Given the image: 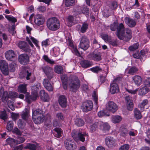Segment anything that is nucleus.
<instances>
[{
  "label": "nucleus",
  "instance_id": "obj_1",
  "mask_svg": "<svg viewBox=\"0 0 150 150\" xmlns=\"http://www.w3.org/2000/svg\"><path fill=\"white\" fill-rule=\"evenodd\" d=\"M125 28L124 24L121 23L117 24V31L116 35L118 38L121 40L125 41H129L132 37V32L131 29L126 28L125 32Z\"/></svg>",
  "mask_w": 150,
  "mask_h": 150
},
{
  "label": "nucleus",
  "instance_id": "obj_2",
  "mask_svg": "<svg viewBox=\"0 0 150 150\" xmlns=\"http://www.w3.org/2000/svg\"><path fill=\"white\" fill-rule=\"evenodd\" d=\"M40 88V85L39 84L32 86L31 95L30 96L26 95L25 96L26 101L28 103H30L32 101L35 100L36 99L38 96V91Z\"/></svg>",
  "mask_w": 150,
  "mask_h": 150
},
{
  "label": "nucleus",
  "instance_id": "obj_3",
  "mask_svg": "<svg viewBox=\"0 0 150 150\" xmlns=\"http://www.w3.org/2000/svg\"><path fill=\"white\" fill-rule=\"evenodd\" d=\"M47 25L49 30L52 31H55L60 28L59 21L55 17L50 18L47 20Z\"/></svg>",
  "mask_w": 150,
  "mask_h": 150
},
{
  "label": "nucleus",
  "instance_id": "obj_4",
  "mask_svg": "<svg viewBox=\"0 0 150 150\" xmlns=\"http://www.w3.org/2000/svg\"><path fill=\"white\" fill-rule=\"evenodd\" d=\"M80 81L78 78L75 76L72 78L70 81L69 86L71 90L75 92L80 87Z\"/></svg>",
  "mask_w": 150,
  "mask_h": 150
},
{
  "label": "nucleus",
  "instance_id": "obj_5",
  "mask_svg": "<svg viewBox=\"0 0 150 150\" xmlns=\"http://www.w3.org/2000/svg\"><path fill=\"white\" fill-rule=\"evenodd\" d=\"M89 40L86 36H82L81 38L79 47L86 50L89 47Z\"/></svg>",
  "mask_w": 150,
  "mask_h": 150
},
{
  "label": "nucleus",
  "instance_id": "obj_6",
  "mask_svg": "<svg viewBox=\"0 0 150 150\" xmlns=\"http://www.w3.org/2000/svg\"><path fill=\"white\" fill-rule=\"evenodd\" d=\"M93 108L92 102L91 100H88L83 103L81 109L83 112H88L91 111Z\"/></svg>",
  "mask_w": 150,
  "mask_h": 150
},
{
  "label": "nucleus",
  "instance_id": "obj_7",
  "mask_svg": "<svg viewBox=\"0 0 150 150\" xmlns=\"http://www.w3.org/2000/svg\"><path fill=\"white\" fill-rule=\"evenodd\" d=\"M42 69L49 80H50L53 78L54 72L51 67L48 66H46L42 67Z\"/></svg>",
  "mask_w": 150,
  "mask_h": 150
},
{
  "label": "nucleus",
  "instance_id": "obj_8",
  "mask_svg": "<svg viewBox=\"0 0 150 150\" xmlns=\"http://www.w3.org/2000/svg\"><path fill=\"white\" fill-rule=\"evenodd\" d=\"M66 148L68 150H76L77 146L73 141L67 139L64 141Z\"/></svg>",
  "mask_w": 150,
  "mask_h": 150
},
{
  "label": "nucleus",
  "instance_id": "obj_9",
  "mask_svg": "<svg viewBox=\"0 0 150 150\" xmlns=\"http://www.w3.org/2000/svg\"><path fill=\"white\" fill-rule=\"evenodd\" d=\"M0 69L4 74L5 75H8V64L5 60H0Z\"/></svg>",
  "mask_w": 150,
  "mask_h": 150
},
{
  "label": "nucleus",
  "instance_id": "obj_10",
  "mask_svg": "<svg viewBox=\"0 0 150 150\" xmlns=\"http://www.w3.org/2000/svg\"><path fill=\"white\" fill-rule=\"evenodd\" d=\"M105 144L109 148H111L116 144V140L113 137L110 136L107 137L105 139Z\"/></svg>",
  "mask_w": 150,
  "mask_h": 150
},
{
  "label": "nucleus",
  "instance_id": "obj_11",
  "mask_svg": "<svg viewBox=\"0 0 150 150\" xmlns=\"http://www.w3.org/2000/svg\"><path fill=\"white\" fill-rule=\"evenodd\" d=\"M101 55L100 52H93L88 55V58L96 61H99L101 59Z\"/></svg>",
  "mask_w": 150,
  "mask_h": 150
},
{
  "label": "nucleus",
  "instance_id": "obj_12",
  "mask_svg": "<svg viewBox=\"0 0 150 150\" xmlns=\"http://www.w3.org/2000/svg\"><path fill=\"white\" fill-rule=\"evenodd\" d=\"M18 46L24 52L30 53L31 50L27 43L25 41H21L18 43Z\"/></svg>",
  "mask_w": 150,
  "mask_h": 150
},
{
  "label": "nucleus",
  "instance_id": "obj_13",
  "mask_svg": "<svg viewBox=\"0 0 150 150\" xmlns=\"http://www.w3.org/2000/svg\"><path fill=\"white\" fill-rule=\"evenodd\" d=\"M106 108L108 111L115 112L118 109L117 105L113 101H109L107 104Z\"/></svg>",
  "mask_w": 150,
  "mask_h": 150
},
{
  "label": "nucleus",
  "instance_id": "obj_14",
  "mask_svg": "<svg viewBox=\"0 0 150 150\" xmlns=\"http://www.w3.org/2000/svg\"><path fill=\"white\" fill-rule=\"evenodd\" d=\"M5 55L6 59L8 61H14L16 58L15 54L14 51L11 50L6 51Z\"/></svg>",
  "mask_w": 150,
  "mask_h": 150
},
{
  "label": "nucleus",
  "instance_id": "obj_15",
  "mask_svg": "<svg viewBox=\"0 0 150 150\" xmlns=\"http://www.w3.org/2000/svg\"><path fill=\"white\" fill-rule=\"evenodd\" d=\"M18 59L20 63L23 65L27 64L29 62V57L27 54H21L19 55Z\"/></svg>",
  "mask_w": 150,
  "mask_h": 150
},
{
  "label": "nucleus",
  "instance_id": "obj_16",
  "mask_svg": "<svg viewBox=\"0 0 150 150\" xmlns=\"http://www.w3.org/2000/svg\"><path fill=\"white\" fill-rule=\"evenodd\" d=\"M34 20L35 23L39 26L41 25L44 23L45 19L42 15L37 14L34 17Z\"/></svg>",
  "mask_w": 150,
  "mask_h": 150
},
{
  "label": "nucleus",
  "instance_id": "obj_17",
  "mask_svg": "<svg viewBox=\"0 0 150 150\" xmlns=\"http://www.w3.org/2000/svg\"><path fill=\"white\" fill-rule=\"evenodd\" d=\"M119 88L118 84L115 81L111 83L110 86V91L112 94H114L119 91Z\"/></svg>",
  "mask_w": 150,
  "mask_h": 150
},
{
  "label": "nucleus",
  "instance_id": "obj_18",
  "mask_svg": "<svg viewBox=\"0 0 150 150\" xmlns=\"http://www.w3.org/2000/svg\"><path fill=\"white\" fill-rule=\"evenodd\" d=\"M125 23L130 27L133 28L136 25L137 23L134 19L126 17L124 19Z\"/></svg>",
  "mask_w": 150,
  "mask_h": 150
},
{
  "label": "nucleus",
  "instance_id": "obj_19",
  "mask_svg": "<svg viewBox=\"0 0 150 150\" xmlns=\"http://www.w3.org/2000/svg\"><path fill=\"white\" fill-rule=\"evenodd\" d=\"M52 133L55 137L60 138L61 137L63 134V131L60 127H55L53 130Z\"/></svg>",
  "mask_w": 150,
  "mask_h": 150
},
{
  "label": "nucleus",
  "instance_id": "obj_20",
  "mask_svg": "<svg viewBox=\"0 0 150 150\" xmlns=\"http://www.w3.org/2000/svg\"><path fill=\"white\" fill-rule=\"evenodd\" d=\"M35 117L32 116V119L35 123L39 124L43 122L45 119L44 115H41Z\"/></svg>",
  "mask_w": 150,
  "mask_h": 150
},
{
  "label": "nucleus",
  "instance_id": "obj_21",
  "mask_svg": "<svg viewBox=\"0 0 150 150\" xmlns=\"http://www.w3.org/2000/svg\"><path fill=\"white\" fill-rule=\"evenodd\" d=\"M30 40H32V42L35 44V45L37 47H39L38 45V41L34 37L32 36H30V38L28 37H27L26 38V41H27L28 42L29 44L32 47H34V45L31 41Z\"/></svg>",
  "mask_w": 150,
  "mask_h": 150
},
{
  "label": "nucleus",
  "instance_id": "obj_22",
  "mask_svg": "<svg viewBox=\"0 0 150 150\" xmlns=\"http://www.w3.org/2000/svg\"><path fill=\"white\" fill-rule=\"evenodd\" d=\"M1 96L2 101L4 103L6 102L9 98L8 92L6 91H3L1 90H0V97Z\"/></svg>",
  "mask_w": 150,
  "mask_h": 150
},
{
  "label": "nucleus",
  "instance_id": "obj_23",
  "mask_svg": "<svg viewBox=\"0 0 150 150\" xmlns=\"http://www.w3.org/2000/svg\"><path fill=\"white\" fill-rule=\"evenodd\" d=\"M43 84L45 88L49 91L53 90V87L50 83L48 80L47 79H44Z\"/></svg>",
  "mask_w": 150,
  "mask_h": 150
},
{
  "label": "nucleus",
  "instance_id": "obj_24",
  "mask_svg": "<svg viewBox=\"0 0 150 150\" xmlns=\"http://www.w3.org/2000/svg\"><path fill=\"white\" fill-rule=\"evenodd\" d=\"M59 102L62 107L64 108L67 106V98L65 96L62 95L60 96L59 99Z\"/></svg>",
  "mask_w": 150,
  "mask_h": 150
},
{
  "label": "nucleus",
  "instance_id": "obj_25",
  "mask_svg": "<svg viewBox=\"0 0 150 150\" xmlns=\"http://www.w3.org/2000/svg\"><path fill=\"white\" fill-rule=\"evenodd\" d=\"M21 116L23 120L27 121L28 120L30 116L29 110L28 109L25 108L24 111L22 112Z\"/></svg>",
  "mask_w": 150,
  "mask_h": 150
},
{
  "label": "nucleus",
  "instance_id": "obj_26",
  "mask_svg": "<svg viewBox=\"0 0 150 150\" xmlns=\"http://www.w3.org/2000/svg\"><path fill=\"white\" fill-rule=\"evenodd\" d=\"M88 134L86 132H80L78 133V140L79 139L81 141L83 142L85 140V137H88Z\"/></svg>",
  "mask_w": 150,
  "mask_h": 150
},
{
  "label": "nucleus",
  "instance_id": "obj_27",
  "mask_svg": "<svg viewBox=\"0 0 150 150\" xmlns=\"http://www.w3.org/2000/svg\"><path fill=\"white\" fill-rule=\"evenodd\" d=\"M119 133L121 136L125 137L128 136L129 130L126 128L121 127L119 130Z\"/></svg>",
  "mask_w": 150,
  "mask_h": 150
},
{
  "label": "nucleus",
  "instance_id": "obj_28",
  "mask_svg": "<svg viewBox=\"0 0 150 150\" xmlns=\"http://www.w3.org/2000/svg\"><path fill=\"white\" fill-rule=\"evenodd\" d=\"M111 121L115 124L120 123L122 120V118L121 116L119 115H112L111 117Z\"/></svg>",
  "mask_w": 150,
  "mask_h": 150
},
{
  "label": "nucleus",
  "instance_id": "obj_29",
  "mask_svg": "<svg viewBox=\"0 0 150 150\" xmlns=\"http://www.w3.org/2000/svg\"><path fill=\"white\" fill-rule=\"evenodd\" d=\"M40 96L41 99L45 101H48L49 100V97L48 94L46 93L44 90L40 91Z\"/></svg>",
  "mask_w": 150,
  "mask_h": 150
},
{
  "label": "nucleus",
  "instance_id": "obj_30",
  "mask_svg": "<svg viewBox=\"0 0 150 150\" xmlns=\"http://www.w3.org/2000/svg\"><path fill=\"white\" fill-rule=\"evenodd\" d=\"M80 64L82 67L84 68L89 67L92 65L91 62L87 60H82L80 62Z\"/></svg>",
  "mask_w": 150,
  "mask_h": 150
},
{
  "label": "nucleus",
  "instance_id": "obj_31",
  "mask_svg": "<svg viewBox=\"0 0 150 150\" xmlns=\"http://www.w3.org/2000/svg\"><path fill=\"white\" fill-rule=\"evenodd\" d=\"M149 91H150L149 88L146 85L140 89L139 94L140 95H144L147 93Z\"/></svg>",
  "mask_w": 150,
  "mask_h": 150
},
{
  "label": "nucleus",
  "instance_id": "obj_32",
  "mask_svg": "<svg viewBox=\"0 0 150 150\" xmlns=\"http://www.w3.org/2000/svg\"><path fill=\"white\" fill-rule=\"evenodd\" d=\"M134 117L137 120L140 119L142 117L141 112L137 108H135L134 110Z\"/></svg>",
  "mask_w": 150,
  "mask_h": 150
},
{
  "label": "nucleus",
  "instance_id": "obj_33",
  "mask_svg": "<svg viewBox=\"0 0 150 150\" xmlns=\"http://www.w3.org/2000/svg\"><path fill=\"white\" fill-rule=\"evenodd\" d=\"M148 104V100H143L142 103L139 104L138 107L141 110L143 111L145 108L146 106H147Z\"/></svg>",
  "mask_w": 150,
  "mask_h": 150
},
{
  "label": "nucleus",
  "instance_id": "obj_34",
  "mask_svg": "<svg viewBox=\"0 0 150 150\" xmlns=\"http://www.w3.org/2000/svg\"><path fill=\"white\" fill-rule=\"evenodd\" d=\"M26 86L27 85L25 84H22L20 85L18 88V92L24 93H26L27 91Z\"/></svg>",
  "mask_w": 150,
  "mask_h": 150
},
{
  "label": "nucleus",
  "instance_id": "obj_35",
  "mask_svg": "<svg viewBox=\"0 0 150 150\" xmlns=\"http://www.w3.org/2000/svg\"><path fill=\"white\" fill-rule=\"evenodd\" d=\"M133 80L137 86H139L141 84L142 79L140 76L136 75L134 77Z\"/></svg>",
  "mask_w": 150,
  "mask_h": 150
},
{
  "label": "nucleus",
  "instance_id": "obj_36",
  "mask_svg": "<svg viewBox=\"0 0 150 150\" xmlns=\"http://www.w3.org/2000/svg\"><path fill=\"white\" fill-rule=\"evenodd\" d=\"M105 75H104L103 74L100 75L99 76V81L100 82L101 84L104 83L106 80V76L108 73V69H107L106 71H105Z\"/></svg>",
  "mask_w": 150,
  "mask_h": 150
},
{
  "label": "nucleus",
  "instance_id": "obj_37",
  "mask_svg": "<svg viewBox=\"0 0 150 150\" xmlns=\"http://www.w3.org/2000/svg\"><path fill=\"white\" fill-rule=\"evenodd\" d=\"M75 124L78 127H81L84 125V122L83 120L80 118H76L75 120Z\"/></svg>",
  "mask_w": 150,
  "mask_h": 150
},
{
  "label": "nucleus",
  "instance_id": "obj_38",
  "mask_svg": "<svg viewBox=\"0 0 150 150\" xmlns=\"http://www.w3.org/2000/svg\"><path fill=\"white\" fill-rule=\"evenodd\" d=\"M37 144L31 143H27L26 146L24 147L25 149H29L31 150H36L37 147Z\"/></svg>",
  "mask_w": 150,
  "mask_h": 150
},
{
  "label": "nucleus",
  "instance_id": "obj_39",
  "mask_svg": "<svg viewBox=\"0 0 150 150\" xmlns=\"http://www.w3.org/2000/svg\"><path fill=\"white\" fill-rule=\"evenodd\" d=\"M41 115H44L43 111L41 109H38L33 111L32 116L35 117V116Z\"/></svg>",
  "mask_w": 150,
  "mask_h": 150
},
{
  "label": "nucleus",
  "instance_id": "obj_40",
  "mask_svg": "<svg viewBox=\"0 0 150 150\" xmlns=\"http://www.w3.org/2000/svg\"><path fill=\"white\" fill-rule=\"evenodd\" d=\"M55 72L59 74H61L63 72V69L62 66L60 65H56L54 69Z\"/></svg>",
  "mask_w": 150,
  "mask_h": 150
},
{
  "label": "nucleus",
  "instance_id": "obj_41",
  "mask_svg": "<svg viewBox=\"0 0 150 150\" xmlns=\"http://www.w3.org/2000/svg\"><path fill=\"white\" fill-rule=\"evenodd\" d=\"M66 6L68 7L74 5L75 3V0H64Z\"/></svg>",
  "mask_w": 150,
  "mask_h": 150
},
{
  "label": "nucleus",
  "instance_id": "obj_42",
  "mask_svg": "<svg viewBox=\"0 0 150 150\" xmlns=\"http://www.w3.org/2000/svg\"><path fill=\"white\" fill-rule=\"evenodd\" d=\"M101 129L104 132L108 131L110 128V127L107 123H104L100 125Z\"/></svg>",
  "mask_w": 150,
  "mask_h": 150
},
{
  "label": "nucleus",
  "instance_id": "obj_43",
  "mask_svg": "<svg viewBox=\"0 0 150 150\" xmlns=\"http://www.w3.org/2000/svg\"><path fill=\"white\" fill-rule=\"evenodd\" d=\"M26 123L23 120L19 119L18 122V127L21 129H23L25 126Z\"/></svg>",
  "mask_w": 150,
  "mask_h": 150
},
{
  "label": "nucleus",
  "instance_id": "obj_44",
  "mask_svg": "<svg viewBox=\"0 0 150 150\" xmlns=\"http://www.w3.org/2000/svg\"><path fill=\"white\" fill-rule=\"evenodd\" d=\"M74 12L76 15L81 14L82 13V6H77L74 9Z\"/></svg>",
  "mask_w": 150,
  "mask_h": 150
},
{
  "label": "nucleus",
  "instance_id": "obj_45",
  "mask_svg": "<svg viewBox=\"0 0 150 150\" xmlns=\"http://www.w3.org/2000/svg\"><path fill=\"white\" fill-rule=\"evenodd\" d=\"M98 123L95 122L91 125L90 126V131L92 133L95 131L98 128Z\"/></svg>",
  "mask_w": 150,
  "mask_h": 150
},
{
  "label": "nucleus",
  "instance_id": "obj_46",
  "mask_svg": "<svg viewBox=\"0 0 150 150\" xmlns=\"http://www.w3.org/2000/svg\"><path fill=\"white\" fill-rule=\"evenodd\" d=\"M16 140V142L17 144H19L23 143L25 140V139L21 136H18L17 137V139Z\"/></svg>",
  "mask_w": 150,
  "mask_h": 150
},
{
  "label": "nucleus",
  "instance_id": "obj_47",
  "mask_svg": "<svg viewBox=\"0 0 150 150\" xmlns=\"http://www.w3.org/2000/svg\"><path fill=\"white\" fill-rule=\"evenodd\" d=\"M118 6L117 2L115 1L111 2L109 4V7L112 10L116 9Z\"/></svg>",
  "mask_w": 150,
  "mask_h": 150
},
{
  "label": "nucleus",
  "instance_id": "obj_48",
  "mask_svg": "<svg viewBox=\"0 0 150 150\" xmlns=\"http://www.w3.org/2000/svg\"><path fill=\"white\" fill-rule=\"evenodd\" d=\"M139 45V43H136L129 46V49L130 51H134L138 48Z\"/></svg>",
  "mask_w": 150,
  "mask_h": 150
},
{
  "label": "nucleus",
  "instance_id": "obj_49",
  "mask_svg": "<svg viewBox=\"0 0 150 150\" xmlns=\"http://www.w3.org/2000/svg\"><path fill=\"white\" fill-rule=\"evenodd\" d=\"M138 70V69L136 67H133L129 69L128 73L130 75H133L135 74Z\"/></svg>",
  "mask_w": 150,
  "mask_h": 150
},
{
  "label": "nucleus",
  "instance_id": "obj_50",
  "mask_svg": "<svg viewBox=\"0 0 150 150\" xmlns=\"http://www.w3.org/2000/svg\"><path fill=\"white\" fill-rule=\"evenodd\" d=\"M88 25L87 23H84L81 28V32L83 33H85L88 28Z\"/></svg>",
  "mask_w": 150,
  "mask_h": 150
},
{
  "label": "nucleus",
  "instance_id": "obj_51",
  "mask_svg": "<svg viewBox=\"0 0 150 150\" xmlns=\"http://www.w3.org/2000/svg\"><path fill=\"white\" fill-rule=\"evenodd\" d=\"M9 98H17L18 97V94L17 93L10 91L9 93Z\"/></svg>",
  "mask_w": 150,
  "mask_h": 150
},
{
  "label": "nucleus",
  "instance_id": "obj_52",
  "mask_svg": "<svg viewBox=\"0 0 150 150\" xmlns=\"http://www.w3.org/2000/svg\"><path fill=\"white\" fill-rule=\"evenodd\" d=\"M78 131H76L75 130L72 131L71 132V135L74 139L76 141L78 140Z\"/></svg>",
  "mask_w": 150,
  "mask_h": 150
},
{
  "label": "nucleus",
  "instance_id": "obj_53",
  "mask_svg": "<svg viewBox=\"0 0 150 150\" xmlns=\"http://www.w3.org/2000/svg\"><path fill=\"white\" fill-rule=\"evenodd\" d=\"M101 38L105 41L108 42L109 40L111 38L110 36H109L107 34L102 33L101 35Z\"/></svg>",
  "mask_w": 150,
  "mask_h": 150
},
{
  "label": "nucleus",
  "instance_id": "obj_54",
  "mask_svg": "<svg viewBox=\"0 0 150 150\" xmlns=\"http://www.w3.org/2000/svg\"><path fill=\"white\" fill-rule=\"evenodd\" d=\"M13 126V123L12 121H9L7 124L6 128L8 130L10 131L12 130Z\"/></svg>",
  "mask_w": 150,
  "mask_h": 150
},
{
  "label": "nucleus",
  "instance_id": "obj_55",
  "mask_svg": "<svg viewBox=\"0 0 150 150\" xmlns=\"http://www.w3.org/2000/svg\"><path fill=\"white\" fill-rule=\"evenodd\" d=\"M56 117L59 120H63L64 118V117L63 113L61 112L57 113L56 115Z\"/></svg>",
  "mask_w": 150,
  "mask_h": 150
},
{
  "label": "nucleus",
  "instance_id": "obj_56",
  "mask_svg": "<svg viewBox=\"0 0 150 150\" xmlns=\"http://www.w3.org/2000/svg\"><path fill=\"white\" fill-rule=\"evenodd\" d=\"M6 142L8 144L11 146H12L13 144L16 143L15 139L10 138L7 139L6 140Z\"/></svg>",
  "mask_w": 150,
  "mask_h": 150
},
{
  "label": "nucleus",
  "instance_id": "obj_57",
  "mask_svg": "<svg viewBox=\"0 0 150 150\" xmlns=\"http://www.w3.org/2000/svg\"><path fill=\"white\" fill-rule=\"evenodd\" d=\"M53 50L55 56L56 57L58 56L60 52L59 48L58 47H56L53 48Z\"/></svg>",
  "mask_w": 150,
  "mask_h": 150
},
{
  "label": "nucleus",
  "instance_id": "obj_58",
  "mask_svg": "<svg viewBox=\"0 0 150 150\" xmlns=\"http://www.w3.org/2000/svg\"><path fill=\"white\" fill-rule=\"evenodd\" d=\"M108 42L113 46H117V40L113 39L111 38L109 40Z\"/></svg>",
  "mask_w": 150,
  "mask_h": 150
},
{
  "label": "nucleus",
  "instance_id": "obj_59",
  "mask_svg": "<svg viewBox=\"0 0 150 150\" xmlns=\"http://www.w3.org/2000/svg\"><path fill=\"white\" fill-rule=\"evenodd\" d=\"M5 17L9 21L15 23L17 21V19L14 17L10 16L8 15H6Z\"/></svg>",
  "mask_w": 150,
  "mask_h": 150
},
{
  "label": "nucleus",
  "instance_id": "obj_60",
  "mask_svg": "<svg viewBox=\"0 0 150 150\" xmlns=\"http://www.w3.org/2000/svg\"><path fill=\"white\" fill-rule=\"evenodd\" d=\"M7 115L5 111H2L0 113V118L5 120L7 118Z\"/></svg>",
  "mask_w": 150,
  "mask_h": 150
},
{
  "label": "nucleus",
  "instance_id": "obj_61",
  "mask_svg": "<svg viewBox=\"0 0 150 150\" xmlns=\"http://www.w3.org/2000/svg\"><path fill=\"white\" fill-rule=\"evenodd\" d=\"M43 58L46 62L50 63L51 64H53L54 63V62L53 60L50 59L47 55H44L43 56Z\"/></svg>",
  "mask_w": 150,
  "mask_h": 150
},
{
  "label": "nucleus",
  "instance_id": "obj_62",
  "mask_svg": "<svg viewBox=\"0 0 150 150\" xmlns=\"http://www.w3.org/2000/svg\"><path fill=\"white\" fill-rule=\"evenodd\" d=\"M91 70L93 72L98 73L99 71H101L102 69L99 67L96 66L91 68Z\"/></svg>",
  "mask_w": 150,
  "mask_h": 150
},
{
  "label": "nucleus",
  "instance_id": "obj_63",
  "mask_svg": "<svg viewBox=\"0 0 150 150\" xmlns=\"http://www.w3.org/2000/svg\"><path fill=\"white\" fill-rule=\"evenodd\" d=\"M82 13L84 14L88 15L89 13V9L83 5L82 6Z\"/></svg>",
  "mask_w": 150,
  "mask_h": 150
},
{
  "label": "nucleus",
  "instance_id": "obj_64",
  "mask_svg": "<svg viewBox=\"0 0 150 150\" xmlns=\"http://www.w3.org/2000/svg\"><path fill=\"white\" fill-rule=\"evenodd\" d=\"M133 56L134 58L139 59L142 60L143 59L140 54L139 51H137L133 54Z\"/></svg>",
  "mask_w": 150,
  "mask_h": 150
}]
</instances>
